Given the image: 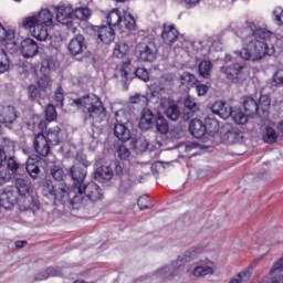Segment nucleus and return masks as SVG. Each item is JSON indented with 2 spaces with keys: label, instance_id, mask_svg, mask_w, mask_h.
<instances>
[{
  "label": "nucleus",
  "instance_id": "nucleus-54",
  "mask_svg": "<svg viewBox=\"0 0 283 283\" xmlns=\"http://www.w3.org/2000/svg\"><path fill=\"white\" fill-rule=\"evenodd\" d=\"M11 178L12 175H10V170L3 166H0V187L6 185V182H9Z\"/></svg>",
  "mask_w": 283,
  "mask_h": 283
},
{
  "label": "nucleus",
  "instance_id": "nucleus-36",
  "mask_svg": "<svg viewBox=\"0 0 283 283\" xmlns=\"http://www.w3.org/2000/svg\"><path fill=\"white\" fill-rule=\"evenodd\" d=\"M199 74L200 76H202V78H209V76H211V72L213 70V63H211V61H201L199 63Z\"/></svg>",
  "mask_w": 283,
  "mask_h": 283
},
{
  "label": "nucleus",
  "instance_id": "nucleus-62",
  "mask_svg": "<svg viewBox=\"0 0 283 283\" xmlns=\"http://www.w3.org/2000/svg\"><path fill=\"white\" fill-rule=\"evenodd\" d=\"M2 149H4V151H14V142L4 138L2 142Z\"/></svg>",
  "mask_w": 283,
  "mask_h": 283
},
{
  "label": "nucleus",
  "instance_id": "nucleus-18",
  "mask_svg": "<svg viewBox=\"0 0 283 283\" xmlns=\"http://www.w3.org/2000/svg\"><path fill=\"white\" fill-rule=\"evenodd\" d=\"M178 29L174 25H164L161 39L166 45H174L178 41Z\"/></svg>",
  "mask_w": 283,
  "mask_h": 283
},
{
  "label": "nucleus",
  "instance_id": "nucleus-57",
  "mask_svg": "<svg viewBox=\"0 0 283 283\" xmlns=\"http://www.w3.org/2000/svg\"><path fill=\"white\" fill-rule=\"evenodd\" d=\"M185 107L186 109H189L190 112H196L198 111V103H196V99L191 96H188L185 99Z\"/></svg>",
  "mask_w": 283,
  "mask_h": 283
},
{
  "label": "nucleus",
  "instance_id": "nucleus-58",
  "mask_svg": "<svg viewBox=\"0 0 283 283\" xmlns=\"http://www.w3.org/2000/svg\"><path fill=\"white\" fill-rule=\"evenodd\" d=\"M117 155H118V158H120V160H127V158L129 156H132V153L129 151V148H127L126 146L122 145L117 149Z\"/></svg>",
  "mask_w": 283,
  "mask_h": 283
},
{
  "label": "nucleus",
  "instance_id": "nucleus-13",
  "mask_svg": "<svg viewBox=\"0 0 283 283\" xmlns=\"http://www.w3.org/2000/svg\"><path fill=\"white\" fill-rule=\"evenodd\" d=\"M56 19L62 25H71L74 20V9L70 4H62L56 9Z\"/></svg>",
  "mask_w": 283,
  "mask_h": 283
},
{
  "label": "nucleus",
  "instance_id": "nucleus-43",
  "mask_svg": "<svg viewBox=\"0 0 283 283\" xmlns=\"http://www.w3.org/2000/svg\"><path fill=\"white\" fill-rule=\"evenodd\" d=\"M129 123V115L127 112L119 109L115 113V125H127Z\"/></svg>",
  "mask_w": 283,
  "mask_h": 283
},
{
  "label": "nucleus",
  "instance_id": "nucleus-60",
  "mask_svg": "<svg viewBox=\"0 0 283 283\" xmlns=\"http://www.w3.org/2000/svg\"><path fill=\"white\" fill-rule=\"evenodd\" d=\"M55 101H56V105H63V101H65V95L63 93V87L57 86L56 91H55Z\"/></svg>",
  "mask_w": 283,
  "mask_h": 283
},
{
  "label": "nucleus",
  "instance_id": "nucleus-6",
  "mask_svg": "<svg viewBox=\"0 0 283 283\" xmlns=\"http://www.w3.org/2000/svg\"><path fill=\"white\" fill-rule=\"evenodd\" d=\"M88 167L90 161L83 160L81 164H75L70 168V176L74 181L73 190H70V193H72V198H74V196H78L74 193L78 191V189H81L83 185H85V178L87 177Z\"/></svg>",
  "mask_w": 283,
  "mask_h": 283
},
{
  "label": "nucleus",
  "instance_id": "nucleus-34",
  "mask_svg": "<svg viewBox=\"0 0 283 283\" xmlns=\"http://www.w3.org/2000/svg\"><path fill=\"white\" fill-rule=\"evenodd\" d=\"M38 19V23L41 25H46L48 28H50V25H52V21L54 19V17L52 15V13L50 12V10L48 9H43L39 12L38 15H35Z\"/></svg>",
  "mask_w": 283,
  "mask_h": 283
},
{
  "label": "nucleus",
  "instance_id": "nucleus-15",
  "mask_svg": "<svg viewBox=\"0 0 283 283\" xmlns=\"http://www.w3.org/2000/svg\"><path fill=\"white\" fill-rule=\"evenodd\" d=\"M85 50H87V44L85 43V38L82 34L76 35L69 43V52L73 54V56L83 54Z\"/></svg>",
  "mask_w": 283,
  "mask_h": 283
},
{
  "label": "nucleus",
  "instance_id": "nucleus-10",
  "mask_svg": "<svg viewBox=\"0 0 283 283\" xmlns=\"http://www.w3.org/2000/svg\"><path fill=\"white\" fill-rule=\"evenodd\" d=\"M182 261L178 259L174 261L170 265H166L157 271L158 277L161 280H174L177 275H180V271L182 269Z\"/></svg>",
  "mask_w": 283,
  "mask_h": 283
},
{
  "label": "nucleus",
  "instance_id": "nucleus-30",
  "mask_svg": "<svg viewBox=\"0 0 283 283\" xmlns=\"http://www.w3.org/2000/svg\"><path fill=\"white\" fill-rule=\"evenodd\" d=\"M277 132L275 128L268 126L262 130V140L265 142L268 145H273V143H277Z\"/></svg>",
  "mask_w": 283,
  "mask_h": 283
},
{
  "label": "nucleus",
  "instance_id": "nucleus-39",
  "mask_svg": "<svg viewBox=\"0 0 283 283\" xmlns=\"http://www.w3.org/2000/svg\"><path fill=\"white\" fill-rule=\"evenodd\" d=\"M127 54H129V44L119 42L115 45L114 56H117V59H123V56H127Z\"/></svg>",
  "mask_w": 283,
  "mask_h": 283
},
{
  "label": "nucleus",
  "instance_id": "nucleus-52",
  "mask_svg": "<svg viewBox=\"0 0 283 283\" xmlns=\"http://www.w3.org/2000/svg\"><path fill=\"white\" fill-rule=\"evenodd\" d=\"M51 176L54 178V180H57V182H61L65 178V172L63 171V168L59 166H53L51 168Z\"/></svg>",
  "mask_w": 283,
  "mask_h": 283
},
{
  "label": "nucleus",
  "instance_id": "nucleus-53",
  "mask_svg": "<svg viewBox=\"0 0 283 283\" xmlns=\"http://www.w3.org/2000/svg\"><path fill=\"white\" fill-rule=\"evenodd\" d=\"M129 103H132V105H147V96L142 95V94H135L133 96L129 97Z\"/></svg>",
  "mask_w": 283,
  "mask_h": 283
},
{
  "label": "nucleus",
  "instance_id": "nucleus-33",
  "mask_svg": "<svg viewBox=\"0 0 283 283\" xmlns=\"http://www.w3.org/2000/svg\"><path fill=\"white\" fill-rule=\"evenodd\" d=\"M15 187L21 196H30V192L32 191V186L30 185V181L24 178H15Z\"/></svg>",
  "mask_w": 283,
  "mask_h": 283
},
{
  "label": "nucleus",
  "instance_id": "nucleus-1",
  "mask_svg": "<svg viewBox=\"0 0 283 283\" xmlns=\"http://www.w3.org/2000/svg\"><path fill=\"white\" fill-rule=\"evenodd\" d=\"M72 105H75V107L82 109L84 114H87L92 125H101L107 117V111L105 106H103L101 98L96 95H85L73 99Z\"/></svg>",
  "mask_w": 283,
  "mask_h": 283
},
{
  "label": "nucleus",
  "instance_id": "nucleus-38",
  "mask_svg": "<svg viewBox=\"0 0 283 283\" xmlns=\"http://www.w3.org/2000/svg\"><path fill=\"white\" fill-rule=\"evenodd\" d=\"M38 87L40 92L45 93L50 90H52V78L48 74L42 75L38 80Z\"/></svg>",
  "mask_w": 283,
  "mask_h": 283
},
{
  "label": "nucleus",
  "instance_id": "nucleus-26",
  "mask_svg": "<svg viewBox=\"0 0 283 283\" xmlns=\"http://www.w3.org/2000/svg\"><path fill=\"white\" fill-rule=\"evenodd\" d=\"M114 135L116 138H118V140H122V143H127V140L132 138V133L129 132V128L125 126V124H115Z\"/></svg>",
  "mask_w": 283,
  "mask_h": 283
},
{
  "label": "nucleus",
  "instance_id": "nucleus-16",
  "mask_svg": "<svg viewBox=\"0 0 283 283\" xmlns=\"http://www.w3.org/2000/svg\"><path fill=\"white\" fill-rule=\"evenodd\" d=\"M50 145L51 144L45 140V135L42 133L35 135L33 146L39 156H42L43 158L50 156Z\"/></svg>",
  "mask_w": 283,
  "mask_h": 283
},
{
  "label": "nucleus",
  "instance_id": "nucleus-21",
  "mask_svg": "<svg viewBox=\"0 0 283 283\" xmlns=\"http://www.w3.org/2000/svg\"><path fill=\"white\" fill-rule=\"evenodd\" d=\"M250 32H252L249 38H254V41H266V39H271V31H268L266 29H258L255 23L250 22L249 23Z\"/></svg>",
  "mask_w": 283,
  "mask_h": 283
},
{
  "label": "nucleus",
  "instance_id": "nucleus-22",
  "mask_svg": "<svg viewBox=\"0 0 283 283\" xmlns=\"http://www.w3.org/2000/svg\"><path fill=\"white\" fill-rule=\"evenodd\" d=\"M244 66L240 64H233L231 66H222L221 72L224 74L228 81H235L242 74Z\"/></svg>",
  "mask_w": 283,
  "mask_h": 283
},
{
  "label": "nucleus",
  "instance_id": "nucleus-49",
  "mask_svg": "<svg viewBox=\"0 0 283 283\" xmlns=\"http://www.w3.org/2000/svg\"><path fill=\"white\" fill-rule=\"evenodd\" d=\"M22 25H23V28H25L27 30H30V32H32V30H34V27L39 25V20L36 19V15L29 17L22 21Z\"/></svg>",
  "mask_w": 283,
  "mask_h": 283
},
{
  "label": "nucleus",
  "instance_id": "nucleus-47",
  "mask_svg": "<svg viewBox=\"0 0 283 283\" xmlns=\"http://www.w3.org/2000/svg\"><path fill=\"white\" fill-rule=\"evenodd\" d=\"M205 127L206 132H209V134H216V132L220 129V124L218 123L217 119L208 118L206 119Z\"/></svg>",
  "mask_w": 283,
  "mask_h": 283
},
{
  "label": "nucleus",
  "instance_id": "nucleus-45",
  "mask_svg": "<svg viewBox=\"0 0 283 283\" xmlns=\"http://www.w3.org/2000/svg\"><path fill=\"white\" fill-rule=\"evenodd\" d=\"M73 19H78L80 21H85L90 19V9L78 8L76 10H73Z\"/></svg>",
  "mask_w": 283,
  "mask_h": 283
},
{
  "label": "nucleus",
  "instance_id": "nucleus-9",
  "mask_svg": "<svg viewBox=\"0 0 283 283\" xmlns=\"http://www.w3.org/2000/svg\"><path fill=\"white\" fill-rule=\"evenodd\" d=\"M76 193H78V196H83L84 193L93 202H96V200H101V198H103L101 187H98V185L95 182L84 184L81 188H77L74 196H76Z\"/></svg>",
  "mask_w": 283,
  "mask_h": 283
},
{
  "label": "nucleus",
  "instance_id": "nucleus-32",
  "mask_svg": "<svg viewBox=\"0 0 283 283\" xmlns=\"http://www.w3.org/2000/svg\"><path fill=\"white\" fill-rule=\"evenodd\" d=\"M17 203V197L12 192H3L0 196V207L3 209H12Z\"/></svg>",
  "mask_w": 283,
  "mask_h": 283
},
{
  "label": "nucleus",
  "instance_id": "nucleus-44",
  "mask_svg": "<svg viewBox=\"0 0 283 283\" xmlns=\"http://www.w3.org/2000/svg\"><path fill=\"white\" fill-rule=\"evenodd\" d=\"M180 81H181V85H188V86L196 85V83H198L196 75L189 72L182 73L180 76Z\"/></svg>",
  "mask_w": 283,
  "mask_h": 283
},
{
  "label": "nucleus",
  "instance_id": "nucleus-25",
  "mask_svg": "<svg viewBox=\"0 0 283 283\" xmlns=\"http://www.w3.org/2000/svg\"><path fill=\"white\" fill-rule=\"evenodd\" d=\"M176 85V77L171 73L164 74L158 84L160 92H170L171 87Z\"/></svg>",
  "mask_w": 283,
  "mask_h": 283
},
{
  "label": "nucleus",
  "instance_id": "nucleus-8",
  "mask_svg": "<svg viewBox=\"0 0 283 283\" xmlns=\"http://www.w3.org/2000/svg\"><path fill=\"white\" fill-rule=\"evenodd\" d=\"M156 44L150 43H138L135 48V54L142 63H154L156 61Z\"/></svg>",
  "mask_w": 283,
  "mask_h": 283
},
{
  "label": "nucleus",
  "instance_id": "nucleus-20",
  "mask_svg": "<svg viewBox=\"0 0 283 283\" xmlns=\"http://www.w3.org/2000/svg\"><path fill=\"white\" fill-rule=\"evenodd\" d=\"M15 120H17V112L14 111V107L8 106L3 108L0 115V129H1V125H6V127H10V125H12Z\"/></svg>",
  "mask_w": 283,
  "mask_h": 283
},
{
  "label": "nucleus",
  "instance_id": "nucleus-56",
  "mask_svg": "<svg viewBox=\"0 0 283 283\" xmlns=\"http://www.w3.org/2000/svg\"><path fill=\"white\" fill-rule=\"evenodd\" d=\"M135 76L140 81H144V83H147V81H149V72L143 67H139L135 71Z\"/></svg>",
  "mask_w": 283,
  "mask_h": 283
},
{
  "label": "nucleus",
  "instance_id": "nucleus-7",
  "mask_svg": "<svg viewBox=\"0 0 283 283\" xmlns=\"http://www.w3.org/2000/svg\"><path fill=\"white\" fill-rule=\"evenodd\" d=\"M216 263L209 259H206L193 263L188 273L193 275V277H207V275H213L216 273Z\"/></svg>",
  "mask_w": 283,
  "mask_h": 283
},
{
  "label": "nucleus",
  "instance_id": "nucleus-4",
  "mask_svg": "<svg viewBox=\"0 0 283 283\" xmlns=\"http://www.w3.org/2000/svg\"><path fill=\"white\" fill-rule=\"evenodd\" d=\"M243 109L247 116H259L260 118H269V109H271V98L268 95H261L259 101L253 97H245L243 101Z\"/></svg>",
  "mask_w": 283,
  "mask_h": 283
},
{
  "label": "nucleus",
  "instance_id": "nucleus-59",
  "mask_svg": "<svg viewBox=\"0 0 283 283\" xmlns=\"http://www.w3.org/2000/svg\"><path fill=\"white\" fill-rule=\"evenodd\" d=\"M273 14L277 25H283V9L277 7L274 9Z\"/></svg>",
  "mask_w": 283,
  "mask_h": 283
},
{
  "label": "nucleus",
  "instance_id": "nucleus-46",
  "mask_svg": "<svg viewBox=\"0 0 283 283\" xmlns=\"http://www.w3.org/2000/svg\"><path fill=\"white\" fill-rule=\"evenodd\" d=\"M57 275H61V271L54 268H49L44 272H41L35 280H48V277H55Z\"/></svg>",
  "mask_w": 283,
  "mask_h": 283
},
{
  "label": "nucleus",
  "instance_id": "nucleus-42",
  "mask_svg": "<svg viewBox=\"0 0 283 283\" xmlns=\"http://www.w3.org/2000/svg\"><path fill=\"white\" fill-rule=\"evenodd\" d=\"M25 170L33 180H36L41 174V168H39V165L30 164V161L27 163Z\"/></svg>",
  "mask_w": 283,
  "mask_h": 283
},
{
  "label": "nucleus",
  "instance_id": "nucleus-51",
  "mask_svg": "<svg viewBox=\"0 0 283 283\" xmlns=\"http://www.w3.org/2000/svg\"><path fill=\"white\" fill-rule=\"evenodd\" d=\"M12 39H14V33L12 31L6 30L3 24L0 23V43L12 41Z\"/></svg>",
  "mask_w": 283,
  "mask_h": 283
},
{
  "label": "nucleus",
  "instance_id": "nucleus-63",
  "mask_svg": "<svg viewBox=\"0 0 283 283\" xmlns=\"http://www.w3.org/2000/svg\"><path fill=\"white\" fill-rule=\"evenodd\" d=\"M54 67V60L52 57L44 59L42 61V70H49V72Z\"/></svg>",
  "mask_w": 283,
  "mask_h": 283
},
{
  "label": "nucleus",
  "instance_id": "nucleus-64",
  "mask_svg": "<svg viewBox=\"0 0 283 283\" xmlns=\"http://www.w3.org/2000/svg\"><path fill=\"white\" fill-rule=\"evenodd\" d=\"M147 200H148L147 197H140L138 199L137 205H138L140 211H144V209H150L151 206L147 205Z\"/></svg>",
  "mask_w": 283,
  "mask_h": 283
},
{
  "label": "nucleus",
  "instance_id": "nucleus-28",
  "mask_svg": "<svg viewBox=\"0 0 283 283\" xmlns=\"http://www.w3.org/2000/svg\"><path fill=\"white\" fill-rule=\"evenodd\" d=\"M151 125H154V113L149 108H144L139 119V127L147 130L151 128Z\"/></svg>",
  "mask_w": 283,
  "mask_h": 283
},
{
  "label": "nucleus",
  "instance_id": "nucleus-5",
  "mask_svg": "<svg viewBox=\"0 0 283 283\" xmlns=\"http://www.w3.org/2000/svg\"><path fill=\"white\" fill-rule=\"evenodd\" d=\"M108 28L115 30H136V20L130 13L125 12L123 15L120 10L114 9L106 15Z\"/></svg>",
  "mask_w": 283,
  "mask_h": 283
},
{
  "label": "nucleus",
  "instance_id": "nucleus-50",
  "mask_svg": "<svg viewBox=\"0 0 283 283\" xmlns=\"http://www.w3.org/2000/svg\"><path fill=\"white\" fill-rule=\"evenodd\" d=\"M19 161H17V157L9 156L7 157V169L12 171V174H17L19 171Z\"/></svg>",
  "mask_w": 283,
  "mask_h": 283
},
{
  "label": "nucleus",
  "instance_id": "nucleus-27",
  "mask_svg": "<svg viewBox=\"0 0 283 283\" xmlns=\"http://www.w3.org/2000/svg\"><path fill=\"white\" fill-rule=\"evenodd\" d=\"M44 138L53 146L61 145V127L55 126L50 128L44 135Z\"/></svg>",
  "mask_w": 283,
  "mask_h": 283
},
{
  "label": "nucleus",
  "instance_id": "nucleus-41",
  "mask_svg": "<svg viewBox=\"0 0 283 283\" xmlns=\"http://www.w3.org/2000/svg\"><path fill=\"white\" fill-rule=\"evenodd\" d=\"M28 96L31 101H39L43 98V92L36 85H30L28 87Z\"/></svg>",
  "mask_w": 283,
  "mask_h": 283
},
{
  "label": "nucleus",
  "instance_id": "nucleus-35",
  "mask_svg": "<svg viewBox=\"0 0 283 283\" xmlns=\"http://www.w3.org/2000/svg\"><path fill=\"white\" fill-rule=\"evenodd\" d=\"M155 127L158 134H169V122L163 115L156 117Z\"/></svg>",
  "mask_w": 283,
  "mask_h": 283
},
{
  "label": "nucleus",
  "instance_id": "nucleus-29",
  "mask_svg": "<svg viewBox=\"0 0 283 283\" xmlns=\"http://www.w3.org/2000/svg\"><path fill=\"white\" fill-rule=\"evenodd\" d=\"M130 148L134 149L136 154H143L149 148V142H147L145 137H138L130 142Z\"/></svg>",
  "mask_w": 283,
  "mask_h": 283
},
{
  "label": "nucleus",
  "instance_id": "nucleus-24",
  "mask_svg": "<svg viewBox=\"0 0 283 283\" xmlns=\"http://www.w3.org/2000/svg\"><path fill=\"white\" fill-rule=\"evenodd\" d=\"M113 176H114V172L112 171V168L107 166H102L97 168L94 174V178L98 182H109Z\"/></svg>",
  "mask_w": 283,
  "mask_h": 283
},
{
  "label": "nucleus",
  "instance_id": "nucleus-2",
  "mask_svg": "<svg viewBox=\"0 0 283 283\" xmlns=\"http://www.w3.org/2000/svg\"><path fill=\"white\" fill-rule=\"evenodd\" d=\"M67 185H60L55 188L52 180L44 181L42 186V196L53 201V205H78L82 201L81 196L72 197Z\"/></svg>",
  "mask_w": 283,
  "mask_h": 283
},
{
  "label": "nucleus",
  "instance_id": "nucleus-3",
  "mask_svg": "<svg viewBox=\"0 0 283 283\" xmlns=\"http://www.w3.org/2000/svg\"><path fill=\"white\" fill-rule=\"evenodd\" d=\"M237 56L243 61H261L269 54V46L264 41H255V38H247L243 42L242 51H235Z\"/></svg>",
  "mask_w": 283,
  "mask_h": 283
},
{
  "label": "nucleus",
  "instance_id": "nucleus-40",
  "mask_svg": "<svg viewBox=\"0 0 283 283\" xmlns=\"http://www.w3.org/2000/svg\"><path fill=\"white\" fill-rule=\"evenodd\" d=\"M10 70V57L3 49L0 48V74H6Z\"/></svg>",
  "mask_w": 283,
  "mask_h": 283
},
{
  "label": "nucleus",
  "instance_id": "nucleus-55",
  "mask_svg": "<svg viewBox=\"0 0 283 283\" xmlns=\"http://www.w3.org/2000/svg\"><path fill=\"white\" fill-rule=\"evenodd\" d=\"M45 116H46V120L49 123H52V120H56V108L54 107V105L50 104L46 109H45Z\"/></svg>",
  "mask_w": 283,
  "mask_h": 283
},
{
  "label": "nucleus",
  "instance_id": "nucleus-31",
  "mask_svg": "<svg viewBox=\"0 0 283 283\" xmlns=\"http://www.w3.org/2000/svg\"><path fill=\"white\" fill-rule=\"evenodd\" d=\"M32 36L38 41H48L50 39V33H48V29L45 24H36L33 30H31Z\"/></svg>",
  "mask_w": 283,
  "mask_h": 283
},
{
  "label": "nucleus",
  "instance_id": "nucleus-14",
  "mask_svg": "<svg viewBox=\"0 0 283 283\" xmlns=\"http://www.w3.org/2000/svg\"><path fill=\"white\" fill-rule=\"evenodd\" d=\"M21 54L24 59H34L39 54V44L36 41L27 38L21 42Z\"/></svg>",
  "mask_w": 283,
  "mask_h": 283
},
{
  "label": "nucleus",
  "instance_id": "nucleus-48",
  "mask_svg": "<svg viewBox=\"0 0 283 283\" xmlns=\"http://www.w3.org/2000/svg\"><path fill=\"white\" fill-rule=\"evenodd\" d=\"M251 277V270H243L240 272L237 277L232 279L230 283H242V282H249Z\"/></svg>",
  "mask_w": 283,
  "mask_h": 283
},
{
  "label": "nucleus",
  "instance_id": "nucleus-23",
  "mask_svg": "<svg viewBox=\"0 0 283 283\" xmlns=\"http://www.w3.org/2000/svg\"><path fill=\"white\" fill-rule=\"evenodd\" d=\"M189 130L195 138H202L207 134V127L200 119H192L189 123Z\"/></svg>",
  "mask_w": 283,
  "mask_h": 283
},
{
  "label": "nucleus",
  "instance_id": "nucleus-19",
  "mask_svg": "<svg viewBox=\"0 0 283 283\" xmlns=\"http://www.w3.org/2000/svg\"><path fill=\"white\" fill-rule=\"evenodd\" d=\"M97 36L102 43L109 45V43L116 39V33L112 27L102 25L97 29Z\"/></svg>",
  "mask_w": 283,
  "mask_h": 283
},
{
  "label": "nucleus",
  "instance_id": "nucleus-37",
  "mask_svg": "<svg viewBox=\"0 0 283 283\" xmlns=\"http://www.w3.org/2000/svg\"><path fill=\"white\" fill-rule=\"evenodd\" d=\"M230 116L232 117V120L237 123V125H245V123L249 120V115H247V113L244 114L241 109H231Z\"/></svg>",
  "mask_w": 283,
  "mask_h": 283
},
{
  "label": "nucleus",
  "instance_id": "nucleus-11",
  "mask_svg": "<svg viewBox=\"0 0 283 283\" xmlns=\"http://www.w3.org/2000/svg\"><path fill=\"white\" fill-rule=\"evenodd\" d=\"M160 107L164 108L165 115L170 120H178L180 118V107L175 104L169 97H163L160 99Z\"/></svg>",
  "mask_w": 283,
  "mask_h": 283
},
{
  "label": "nucleus",
  "instance_id": "nucleus-17",
  "mask_svg": "<svg viewBox=\"0 0 283 283\" xmlns=\"http://www.w3.org/2000/svg\"><path fill=\"white\" fill-rule=\"evenodd\" d=\"M211 112L223 118V120L231 117V106L222 101L214 102L211 106Z\"/></svg>",
  "mask_w": 283,
  "mask_h": 283
},
{
  "label": "nucleus",
  "instance_id": "nucleus-61",
  "mask_svg": "<svg viewBox=\"0 0 283 283\" xmlns=\"http://www.w3.org/2000/svg\"><path fill=\"white\" fill-rule=\"evenodd\" d=\"M274 85H283V69L277 70L273 76Z\"/></svg>",
  "mask_w": 283,
  "mask_h": 283
},
{
  "label": "nucleus",
  "instance_id": "nucleus-12",
  "mask_svg": "<svg viewBox=\"0 0 283 283\" xmlns=\"http://www.w3.org/2000/svg\"><path fill=\"white\" fill-rule=\"evenodd\" d=\"M242 138H244V133H242V130H240L238 127L226 128L221 136L222 143L226 145H235L237 143H242Z\"/></svg>",
  "mask_w": 283,
  "mask_h": 283
}]
</instances>
